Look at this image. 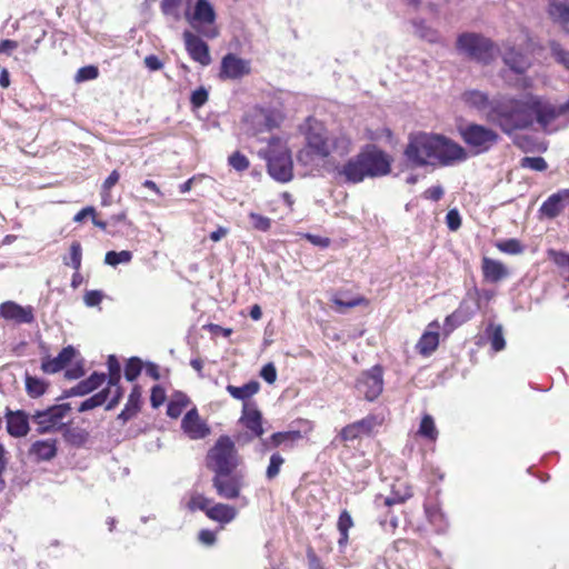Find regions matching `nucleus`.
<instances>
[{"label": "nucleus", "instance_id": "f257e3e1", "mask_svg": "<svg viewBox=\"0 0 569 569\" xmlns=\"http://www.w3.org/2000/svg\"><path fill=\"white\" fill-rule=\"evenodd\" d=\"M489 118L507 134L527 129L535 121L545 131L552 132L558 129L556 121L559 118V109L543 97L525 93L519 98H502L497 101Z\"/></svg>", "mask_w": 569, "mask_h": 569}, {"label": "nucleus", "instance_id": "f03ea898", "mask_svg": "<svg viewBox=\"0 0 569 569\" xmlns=\"http://www.w3.org/2000/svg\"><path fill=\"white\" fill-rule=\"evenodd\" d=\"M306 126V146L298 153L301 164L315 169L331 153L343 157L351 151L352 143L346 134L330 137L326 127L315 119H308Z\"/></svg>", "mask_w": 569, "mask_h": 569}, {"label": "nucleus", "instance_id": "7ed1b4c3", "mask_svg": "<svg viewBox=\"0 0 569 569\" xmlns=\"http://www.w3.org/2000/svg\"><path fill=\"white\" fill-rule=\"evenodd\" d=\"M269 174L278 182L286 183L293 178V162L287 141L272 137L263 151Z\"/></svg>", "mask_w": 569, "mask_h": 569}, {"label": "nucleus", "instance_id": "20e7f679", "mask_svg": "<svg viewBox=\"0 0 569 569\" xmlns=\"http://www.w3.org/2000/svg\"><path fill=\"white\" fill-rule=\"evenodd\" d=\"M457 50L469 59L485 64L490 63L499 53L491 40L472 32H466L458 37Z\"/></svg>", "mask_w": 569, "mask_h": 569}, {"label": "nucleus", "instance_id": "39448f33", "mask_svg": "<svg viewBox=\"0 0 569 569\" xmlns=\"http://www.w3.org/2000/svg\"><path fill=\"white\" fill-rule=\"evenodd\" d=\"M239 465V457L233 441L227 437H220L207 455V466L216 475L231 473Z\"/></svg>", "mask_w": 569, "mask_h": 569}, {"label": "nucleus", "instance_id": "423d86ee", "mask_svg": "<svg viewBox=\"0 0 569 569\" xmlns=\"http://www.w3.org/2000/svg\"><path fill=\"white\" fill-rule=\"evenodd\" d=\"M433 133L419 132L411 134L405 150L407 161L415 167H433Z\"/></svg>", "mask_w": 569, "mask_h": 569}, {"label": "nucleus", "instance_id": "0eeeda50", "mask_svg": "<svg viewBox=\"0 0 569 569\" xmlns=\"http://www.w3.org/2000/svg\"><path fill=\"white\" fill-rule=\"evenodd\" d=\"M463 142L475 154L489 151L499 141V134L482 124L469 123L459 129Z\"/></svg>", "mask_w": 569, "mask_h": 569}, {"label": "nucleus", "instance_id": "6e6552de", "mask_svg": "<svg viewBox=\"0 0 569 569\" xmlns=\"http://www.w3.org/2000/svg\"><path fill=\"white\" fill-rule=\"evenodd\" d=\"M433 148V167H450L468 159L463 147L441 134H435Z\"/></svg>", "mask_w": 569, "mask_h": 569}, {"label": "nucleus", "instance_id": "1a4fd4ad", "mask_svg": "<svg viewBox=\"0 0 569 569\" xmlns=\"http://www.w3.org/2000/svg\"><path fill=\"white\" fill-rule=\"evenodd\" d=\"M282 114L277 110L253 108L244 119V130L248 134L257 136L280 126Z\"/></svg>", "mask_w": 569, "mask_h": 569}, {"label": "nucleus", "instance_id": "9d476101", "mask_svg": "<svg viewBox=\"0 0 569 569\" xmlns=\"http://www.w3.org/2000/svg\"><path fill=\"white\" fill-rule=\"evenodd\" d=\"M69 412V405H57L46 410H36L31 415V421L37 426V431L39 433H46L61 428L64 425V419Z\"/></svg>", "mask_w": 569, "mask_h": 569}, {"label": "nucleus", "instance_id": "9b49d317", "mask_svg": "<svg viewBox=\"0 0 569 569\" xmlns=\"http://www.w3.org/2000/svg\"><path fill=\"white\" fill-rule=\"evenodd\" d=\"M359 156L367 178L382 177L390 172V158L377 147L368 146Z\"/></svg>", "mask_w": 569, "mask_h": 569}, {"label": "nucleus", "instance_id": "f8f14e48", "mask_svg": "<svg viewBox=\"0 0 569 569\" xmlns=\"http://www.w3.org/2000/svg\"><path fill=\"white\" fill-rule=\"evenodd\" d=\"M356 388L368 401L377 399L383 390L381 367L375 366L370 370L362 372L357 380Z\"/></svg>", "mask_w": 569, "mask_h": 569}, {"label": "nucleus", "instance_id": "ddd939ff", "mask_svg": "<svg viewBox=\"0 0 569 569\" xmlns=\"http://www.w3.org/2000/svg\"><path fill=\"white\" fill-rule=\"evenodd\" d=\"M212 485L221 498L231 500L239 498L244 482L240 475L220 473L214 475Z\"/></svg>", "mask_w": 569, "mask_h": 569}, {"label": "nucleus", "instance_id": "4468645a", "mask_svg": "<svg viewBox=\"0 0 569 569\" xmlns=\"http://www.w3.org/2000/svg\"><path fill=\"white\" fill-rule=\"evenodd\" d=\"M182 38L186 50L192 60L202 66L210 64L211 57L209 53V47L199 36L191 30H184Z\"/></svg>", "mask_w": 569, "mask_h": 569}, {"label": "nucleus", "instance_id": "2eb2a0df", "mask_svg": "<svg viewBox=\"0 0 569 569\" xmlns=\"http://www.w3.org/2000/svg\"><path fill=\"white\" fill-rule=\"evenodd\" d=\"M0 317L17 325L31 323L34 320L31 306L23 307L14 301H6L0 305Z\"/></svg>", "mask_w": 569, "mask_h": 569}, {"label": "nucleus", "instance_id": "dca6fc26", "mask_svg": "<svg viewBox=\"0 0 569 569\" xmlns=\"http://www.w3.org/2000/svg\"><path fill=\"white\" fill-rule=\"evenodd\" d=\"M181 428L183 432L190 438V439H202L207 437L210 432L209 427L206 425V422L200 418L198 411L196 408L189 410L182 421H181Z\"/></svg>", "mask_w": 569, "mask_h": 569}, {"label": "nucleus", "instance_id": "f3484780", "mask_svg": "<svg viewBox=\"0 0 569 569\" xmlns=\"http://www.w3.org/2000/svg\"><path fill=\"white\" fill-rule=\"evenodd\" d=\"M569 206V189H561L547 198L539 211L541 216L553 219Z\"/></svg>", "mask_w": 569, "mask_h": 569}, {"label": "nucleus", "instance_id": "a211bd4d", "mask_svg": "<svg viewBox=\"0 0 569 569\" xmlns=\"http://www.w3.org/2000/svg\"><path fill=\"white\" fill-rule=\"evenodd\" d=\"M250 72V63L232 53L223 57L221 61L220 77L224 79H238Z\"/></svg>", "mask_w": 569, "mask_h": 569}, {"label": "nucleus", "instance_id": "6ab92c4d", "mask_svg": "<svg viewBox=\"0 0 569 569\" xmlns=\"http://www.w3.org/2000/svg\"><path fill=\"white\" fill-rule=\"evenodd\" d=\"M501 54L506 66L516 73H522L531 66V60L527 52L518 50L515 46H510L509 43L503 46Z\"/></svg>", "mask_w": 569, "mask_h": 569}, {"label": "nucleus", "instance_id": "aec40b11", "mask_svg": "<svg viewBox=\"0 0 569 569\" xmlns=\"http://www.w3.org/2000/svg\"><path fill=\"white\" fill-rule=\"evenodd\" d=\"M440 325L438 321H432L428 325L427 330L422 333L421 338L416 345V349L422 356H430L439 346V330Z\"/></svg>", "mask_w": 569, "mask_h": 569}, {"label": "nucleus", "instance_id": "412c9836", "mask_svg": "<svg viewBox=\"0 0 569 569\" xmlns=\"http://www.w3.org/2000/svg\"><path fill=\"white\" fill-rule=\"evenodd\" d=\"M338 176L348 183H359L367 178L359 153L338 169Z\"/></svg>", "mask_w": 569, "mask_h": 569}, {"label": "nucleus", "instance_id": "4be33fe9", "mask_svg": "<svg viewBox=\"0 0 569 569\" xmlns=\"http://www.w3.org/2000/svg\"><path fill=\"white\" fill-rule=\"evenodd\" d=\"M76 356V349L72 346L63 348L59 355L42 362V370L46 373H56L62 370Z\"/></svg>", "mask_w": 569, "mask_h": 569}, {"label": "nucleus", "instance_id": "5701e85b", "mask_svg": "<svg viewBox=\"0 0 569 569\" xmlns=\"http://www.w3.org/2000/svg\"><path fill=\"white\" fill-rule=\"evenodd\" d=\"M481 269L485 279L489 282H499L509 274L508 269L502 262L487 257L482 259Z\"/></svg>", "mask_w": 569, "mask_h": 569}, {"label": "nucleus", "instance_id": "b1692460", "mask_svg": "<svg viewBox=\"0 0 569 569\" xmlns=\"http://www.w3.org/2000/svg\"><path fill=\"white\" fill-rule=\"evenodd\" d=\"M237 509L226 503H214L207 510V517L216 522H219L222 527L230 523L237 517Z\"/></svg>", "mask_w": 569, "mask_h": 569}, {"label": "nucleus", "instance_id": "393cba45", "mask_svg": "<svg viewBox=\"0 0 569 569\" xmlns=\"http://www.w3.org/2000/svg\"><path fill=\"white\" fill-rule=\"evenodd\" d=\"M241 421L249 430L253 432L254 436L259 437L263 433L261 426V413L252 403H243Z\"/></svg>", "mask_w": 569, "mask_h": 569}, {"label": "nucleus", "instance_id": "a878e982", "mask_svg": "<svg viewBox=\"0 0 569 569\" xmlns=\"http://www.w3.org/2000/svg\"><path fill=\"white\" fill-rule=\"evenodd\" d=\"M461 100L470 108H473L480 112H488V116L491 112V104L488 96L479 90H468L465 91L461 96Z\"/></svg>", "mask_w": 569, "mask_h": 569}, {"label": "nucleus", "instance_id": "bb28decb", "mask_svg": "<svg viewBox=\"0 0 569 569\" xmlns=\"http://www.w3.org/2000/svg\"><path fill=\"white\" fill-rule=\"evenodd\" d=\"M473 313L475 311L468 310L465 302L461 303V306L455 312L446 317L443 325L445 335L448 336L457 327L468 321L473 316Z\"/></svg>", "mask_w": 569, "mask_h": 569}, {"label": "nucleus", "instance_id": "cd10ccee", "mask_svg": "<svg viewBox=\"0 0 569 569\" xmlns=\"http://www.w3.org/2000/svg\"><path fill=\"white\" fill-rule=\"evenodd\" d=\"M8 432L13 437H23L29 431L28 417L22 412L10 413L7 420Z\"/></svg>", "mask_w": 569, "mask_h": 569}, {"label": "nucleus", "instance_id": "c85d7f7f", "mask_svg": "<svg viewBox=\"0 0 569 569\" xmlns=\"http://www.w3.org/2000/svg\"><path fill=\"white\" fill-rule=\"evenodd\" d=\"M548 12L552 20L569 29V6L567 0H548Z\"/></svg>", "mask_w": 569, "mask_h": 569}, {"label": "nucleus", "instance_id": "c756f323", "mask_svg": "<svg viewBox=\"0 0 569 569\" xmlns=\"http://www.w3.org/2000/svg\"><path fill=\"white\" fill-rule=\"evenodd\" d=\"M30 453L39 460H51L57 453L56 441L51 439L38 440L32 443Z\"/></svg>", "mask_w": 569, "mask_h": 569}, {"label": "nucleus", "instance_id": "7c9ffc66", "mask_svg": "<svg viewBox=\"0 0 569 569\" xmlns=\"http://www.w3.org/2000/svg\"><path fill=\"white\" fill-rule=\"evenodd\" d=\"M260 389V385L258 381H249L248 383L236 387L232 385L227 386V391L230 393V396L237 400H241L244 402H248L247 400L250 399L252 396H254Z\"/></svg>", "mask_w": 569, "mask_h": 569}, {"label": "nucleus", "instance_id": "2f4dec72", "mask_svg": "<svg viewBox=\"0 0 569 569\" xmlns=\"http://www.w3.org/2000/svg\"><path fill=\"white\" fill-rule=\"evenodd\" d=\"M106 380L104 373H92L88 379L80 381L74 388L72 393L76 396H84L99 388Z\"/></svg>", "mask_w": 569, "mask_h": 569}, {"label": "nucleus", "instance_id": "473e14b6", "mask_svg": "<svg viewBox=\"0 0 569 569\" xmlns=\"http://www.w3.org/2000/svg\"><path fill=\"white\" fill-rule=\"evenodd\" d=\"M412 26L415 28V33L419 38L430 43H437L440 41L441 38L439 32L436 29L428 26L423 20H415L412 22Z\"/></svg>", "mask_w": 569, "mask_h": 569}, {"label": "nucleus", "instance_id": "72a5a7b5", "mask_svg": "<svg viewBox=\"0 0 569 569\" xmlns=\"http://www.w3.org/2000/svg\"><path fill=\"white\" fill-rule=\"evenodd\" d=\"M189 398L182 392H176L167 407V415L171 418H178L188 406Z\"/></svg>", "mask_w": 569, "mask_h": 569}, {"label": "nucleus", "instance_id": "f704fd0d", "mask_svg": "<svg viewBox=\"0 0 569 569\" xmlns=\"http://www.w3.org/2000/svg\"><path fill=\"white\" fill-rule=\"evenodd\" d=\"M487 335L493 351L498 352L505 349L506 341L503 338L502 327L500 325H489L487 328Z\"/></svg>", "mask_w": 569, "mask_h": 569}, {"label": "nucleus", "instance_id": "c9c22d12", "mask_svg": "<svg viewBox=\"0 0 569 569\" xmlns=\"http://www.w3.org/2000/svg\"><path fill=\"white\" fill-rule=\"evenodd\" d=\"M418 433L431 441H435L438 437V430L436 428L433 418L430 415H425L421 419Z\"/></svg>", "mask_w": 569, "mask_h": 569}, {"label": "nucleus", "instance_id": "e433bc0d", "mask_svg": "<svg viewBox=\"0 0 569 569\" xmlns=\"http://www.w3.org/2000/svg\"><path fill=\"white\" fill-rule=\"evenodd\" d=\"M210 506H211V500L199 492H192L187 502V508L190 511L201 510V511H204L206 515H207V510L210 508Z\"/></svg>", "mask_w": 569, "mask_h": 569}, {"label": "nucleus", "instance_id": "4c0bfd02", "mask_svg": "<svg viewBox=\"0 0 569 569\" xmlns=\"http://www.w3.org/2000/svg\"><path fill=\"white\" fill-rule=\"evenodd\" d=\"M132 260V252L129 250L108 251L104 257V263L116 267L120 263H129Z\"/></svg>", "mask_w": 569, "mask_h": 569}, {"label": "nucleus", "instance_id": "58836bf2", "mask_svg": "<svg viewBox=\"0 0 569 569\" xmlns=\"http://www.w3.org/2000/svg\"><path fill=\"white\" fill-rule=\"evenodd\" d=\"M63 261L64 264L71 266L76 271H79L82 261V249L79 242L74 241L71 243L69 259L64 258Z\"/></svg>", "mask_w": 569, "mask_h": 569}, {"label": "nucleus", "instance_id": "ea45409f", "mask_svg": "<svg viewBox=\"0 0 569 569\" xmlns=\"http://www.w3.org/2000/svg\"><path fill=\"white\" fill-rule=\"evenodd\" d=\"M353 522L348 511H342L338 519V530L340 532L339 545H345L348 540V530L352 527Z\"/></svg>", "mask_w": 569, "mask_h": 569}, {"label": "nucleus", "instance_id": "a19ab883", "mask_svg": "<svg viewBox=\"0 0 569 569\" xmlns=\"http://www.w3.org/2000/svg\"><path fill=\"white\" fill-rule=\"evenodd\" d=\"M497 248L508 254H519L523 251V246L517 239L499 241Z\"/></svg>", "mask_w": 569, "mask_h": 569}, {"label": "nucleus", "instance_id": "79ce46f5", "mask_svg": "<svg viewBox=\"0 0 569 569\" xmlns=\"http://www.w3.org/2000/svg\"><path fill=\"white\" fill-rule=\"evenodd\" d=\"M108 370H109V385L116 386L120 382L121 367L116 356H109L108 358Z\"/></svg>", "mask_w": 569, "mask_h": 569}, {"label": "nucleus", "instance_id": "37998d69", "mask_svg": "<svg viewBox=\"0 0 569 569\" xmlns=\"http://www.w3.org/2000/svg\"><path fill=\"white\" fill-rule=\"evenodd\" d=\"M26 388H27V392L31 397H39V396L43 395L46 391V385L43 381H41L38 378H33V377H29V376L26 379Z\"/></svg>", "mask_w": 569, "mask_h": 569}, {"label": "nucleus", "instance_id": "c03bdc74", "mask_svg": "<svg viewBox=\"0 0 569 569\" xmlns=\"http://www.w3.org/2000/svg\"><path fill=\"white\" fill-rule=\"evenodd\" d=\"M104 402H107V393L106 392H98L93 395L92 397L86 399L79 407V411H88L96 407L102 406Z\"/></svg>", "mask_w": 569, "mask_h": 569}, {"label": "nucleus", "instance_id": "a18cd8bd", "mask_svg": "<svg viewBox=\"0 0 569 569\" xmlns=\"http://www.w3.org/2000/svg\"><path fill=\"white\" fill-rule=\"evenodd\" d=\"M142 369L141 361L138 358H131L124 368V377L128 381H133L140 375Z\"/></svg>", "mask_w": 569, "mask_h": 569}, {"label": "nucleus", "instance_id": "49530a36", "mask_svg": "<svg viewBox=\"0 0 569 569\" xmlns=\"http://www.w3.org/2000/svg\"><path fill=\"white\" fill-rule=\"evenodd\" d=\"M249 218L251 220L252 227L256 230L266 232L271 228V219L266 216L256 212H250Z\"/></svg>", "mask_w": 569, "mask_h": 569}, {"label": "nucleus", "instance_id": "de8ad7c7", "mask_svg": "<svg viewBox=\"0 0 569 569\" xmlns=\"http://www.w3.org/2000/svg\"><path fill=\"white\" fill-rule=\"evenodd\" d=\"M521 167L535 171H543L547 169V162L541 157H525L521 159Z\"/></svg>", "mask_w": 569, "mask_h": 569}, {"label": "nucleus", "instance_id": "09e8293b", "mask_svg": "<svg viewBox=\"0 0 569 569\" xmlns=\"http://www.w3.org/2000/svg\"><path fill=\"white\" fill-rule=\"evenodd\" d=\"M99 71L98 68L94 66H87L82 67L78 70L74 80L77 82L88 81V80H94L98 78Z\"/></svg>", "mask_w": 569, "mask_h": 569}, {"label": "nucleus", "instance_id": "8fccbe9b", "mask_svg": "<svg viewBox=\"0 0 569 569\" xmlns=\"http://www.w3.org/2000/svg\"><path fill=\"white\" fill-rule=\"evenodd\" d=\"M283 462L284 460L279 453H273L270 457V462L267 468V478L273 479L274 477H277Z\"/></svg>", "mask_w": 569, "mask_h": 569}, {"label": "nucleus", "instance_id": "3c124183", "mask_svg": "<svg viewBox=\"0 0 569 569\" xmlns=\"http://www.w3.org/2000/svg\"><path fill=\"white\" fill-rule=\"evenodd\" d=\"M550 49L555 59L569 70V52L557 42H552Z\"/></svg>", "mask_w": 569, "mask_h": 569}, {"label": "nucleus", "instance_id": "603ef678", "mask_svg": "<svg viewBox=\"0 0 569 569\" xmlns=\"http://www.w3.org/2000/svg\"><path fill=\"white\" fill-rule=\"evenodd\" d=\"M229 163L238 171H243L249 167L248 159L240 152H234L229 157Z\"/></svg>", "mask_w": 569, "mask_h": 569}, {"label": "nucleus", "instance_id": "864d4df0", "mask_svg": "<svg viewBox=\"0 0 569 569\" xmlns=\"http://www.w3.org/2000/svg\"><path fill=\"white\" fill-rule=\"evenodd\" d=\"M102 392H106L107 397L109 395H112L110 401L107 405V409H112L122 397V391H121V388L119 387V383L116 386L109 385L108 389L103 390Z\"/></svg>", "mask_w": 569, "mask_h": 569}, {"label": "nucleus", "instance_id": "5fc2aeb1", "mask_svg": "<svg viewBox=\"0 0 569 569\" xmlns=\"http://www.w3.org/2000/svg\"><path fill=\"white\" fill-rule=\"evenodd\" d=\"M182 0H162L161 10L167 16H178V9L181 6Z\"/></svg>", "mask_w": 569, "mask_h": 569}, {"label": "nucleus", "instance_id": "6e6d98bb", "mask_svg": "<svg viewBox=\"0 0 569 569\" xmlns=\"http://www.w3.org/2000/svg\"><path fill=\"white\" fill-rule=\"evenodd\" d=\"M446 221H447V226L450 230H452V231L458 230L461 226V218H460L458 210H456V209L449 210L446 216Z\"/></svg>", "mask_w": 569, "mask_h": 569}, {"label": "nucleus", "instance_id": "4d7b16f0", "mask_svg": "<svg viewBox=\"0 0 569 569\" xmlns=\"http://www.w3.org/2000/svg\"><path fill=\"white\" fill-rule=\"evenodd\" d=\"M208 100V92L204 88L194 90L191 94V103L196 108L202 107Z\"/></svg>", "mask_w": 569, "mask_h": 569}, {"label": "nucleus", "instance_id": "13d9d810", "mask_svg": "<svg viewBox=\"0 0 569 569\" xmlns=\"http://www.w3.org/2000/svg\"><path fill=\"white\" fill-rule=\"evenodd\" d=\"M140 398H141V391L138 386H134L129 395L128 401L126 403L127 407L139 411L140 409Z\"/></svg>", "mask_w": 569, "mask_h": 569}, {"label": "nucleus", "instance_id": "bf43d9fd", "mask_svg": "<svg viewBox=\"0 0 569 569\" xmlns=\"http://www.w3.org/2000/svg\"><path fill=\"white\" fill-rule=\"evenodd\" d=\"M360 435H361V431L358 429V427L355 423H351V425L345 427L340 432V437L345 441L353 440V439L360 437Z\"/></svg>", "mask_w": 569, "mask_h": 569}, {"label": "nucleus", "instance_id": "052dcab7", "mask_svg": "<svg viewBox=\"0 0 569 569\" xmlns=\"http://www.w3.org/2000/svg\"><path fill=\"white\" fill-rule=\"evenodd\" d=\"M260 376L268 383H273L277 379V370L273 363H267L262 367Z\"/></svg>", "mask_w": 569, "mask_h": 569}, {"label": "nucleus", "instance_id": "680f3d73", "mask_svg": "<svg viewBox=\"0 0 569 569\" xmlns=\"http://www.w3.org/2000/svg\"><path fill=\"white\" fill-rule=\"evenodd\" d=\"M83 300H84L86 306L96 307L102 300V292L98 291V290L88 291V292H86Z\"/></svg>", "mask_w": 569, "mask_h": 569}, {"label": "nucleus", "instance_id": "e2e57ef3", "mask_svg": "<svg viewBox=\"0 0 569 569\" xmlns=\"http://www.w3.org/2000/svg\"><path fill=\"white\" fill-rule=\"evenodd\" d=\"M164 399H166L164 390L159 386L153 387L151 397H150L152 407H154V408L160 407L164 402Z\"/></svg>", "mask_w": 569, "mask_h": 569}, {"label": "nucleus", "instance_id": "0e129e2a", "mask_svg": "<svg viewBox=\"0 0 569 569\" xmlns=\"http://www.w3.org/2000/svg\"><path fill=\"white\" fill-rule=\"evenodd\" d=\"M198 540L199 542H201L202 545L204 546H213L217 538H216V533L209 529H202L200 530L199 535H198Z\"/></svg>", "mask_w": 569, "mask_h": 569}, {"label": "nucleus", "instance_id": "69168bd1", "mask_svg": "<svg viewBox=\"0 0 569 569\" xmlns=\"http://www.w3.org/2000/svg\"><path fill=\"white\" fill-rule=\"evenodd\" d=\"M144 66L150 71H158L163 67V63L157 56L150 54L144 58Z\"/></svg>", "mask_w": 569, "mask_h": 569}, {"label": "nucleus", "instance_id": "338daca9", "mask_svg": "<svg viewBox=\"0 0 569 569\" xmlns=\"http://www.w3.org/2000/svg\"><path fill=\"white\" fill-rule=\"evenodd\" d=\"M425 198L430 199L432 201H438L443 196V189L441 186H433L427 189L423 193Z\"/></svg>", "mask_w": 569, "mask_h": 569}, {"label": "nucleus", "instance_id": "774afa93", "mask_svg": "<svg viewBox=\"0 0 569 569\" xmlns=\"http://www.w3.org/2000/svg\"><path fill=\"white\" fill-rule=\"evenodd\" d=\"M303 237L312 244L321 247V248H326L330 243V240L325 237H320V236H316V234H311V233H306Z\"/></svg>", "mask_w": 569, "mask_h": 569}]
</instances>
